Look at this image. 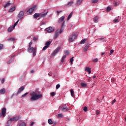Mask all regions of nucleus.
<instances>
[{
	"mask_svg": "<svg viewBox=\"0 0 126 126\" xmlns=\"http://www.w3.org/2000/svg\"><path fill=\"white\" fill-rule=\"evenodd\" d=\"M30 96H31L32 97L30 100L31 102H32V101H36V100H39L40 98H42V97H43V94H38V93L35 92H31L30 93Z\"/></svg>",
	"mask_w": 126,
	"mask_h": 126,
	"instance_id": "obj_1",
	"label": "nucleus"
},
{
	"mask_svg": "<svg viewBox=\"0 0 126 126\" xmlns=\"http://www.w3.org/2000/svg\"><path fill=\"white\" fill-rule=\"evenodd\" d=\"M28 51L29 53H32L33 52V57H35L36 56V52H37V50L36 48H34L33 47H29L28 49Z\"/></svg>",
	"mask_w": 126,
	"mask_h": 126,
	"instance_id": "obj_2",
	"label": "nucleus"
},
{
	"mask_svg": "<svg viewBox=\"0 0 126 126\" xmlns=\"http://www.w3.org/2000/svg\"><path fill=\"white\" fill-rule=\"evenodd\" d=\"M37 9L36 5L32 6L29 10H27V13L28 14H31L33 11H35Z\"/></svg>",
	"mask_w": 126,
	"mask_h": 126,
	"instance_id": "obj_3",
	"label": "nucleus"
},
{
	"mask_svg": "<svg viewBox=\"0 0 126 126\" xmlns=\"http://www.w3.org/2000/svg\"><path fill=\"white\" fill-rule=\"evenodd\" d=\"M49 12V11L48 10H44L42 11V12L40 13V17L41 18H45L47 15L48 14V13Z\"/></svg>",
	"mask_w": 126,
	"mask_h": 126,
	"instance_id": "obj_4",
	"label": "nucleus"
},
{
	"mask_svg": "<svg viewBox=\"0 0 126 126\" xmlns=\"http://www.w3.org/2000/svg\"><path fill=\"white\" fill-rule=\"evenodd\" d=\"M77 38V36L76 34H72L69 37V41H70V42H73Z\"/></svg>",
	"mask_w": 126,
	"mask_h": 126,
	"instance_id": "obj_5",
	"label": "nucleus"
},
{
	"mask_svg": "<svg viewBox=\"0 0 126 126\" xmlns=\"http://www.w3.org/2000/svg\"><path fill=\"white\" fill-rule=\"evenodd\" d=\"M51 43H52V41L46 42L45 44V46L42 49V51H46V50H47V49H48V48L50 47V45H51Z\"/></svg>",
	"mask_w": 126,
	"mask_h": 126,
	"instance_id": "obj_6",
	"label": "nucleus"
},
{
	"mask_svg": "<svg viewBox=\"0 0 126 126\" xmlns=\"http://www.w3.org/2000/svg\"><path fill=\"white\" fill-rule=\"evenodd\" d=\"M6 113V109L5 108H2L1 110V113H0V118L1 117H3V118H4V117H5Z\"/></svg>",
	"mask_w": 126,
	"mask_h": 126,
	"instance_id": "obj_7",
	"label": "nucleus"
},
{
	"mask_svg": "<svg viewBox=\"0 0 126 126\" xmlns=\"http://www.w3.org/2000/svg\"><path fill=\"white\" fill-rule=\"evenodd\" d=\"M61 49H62V47H58L53 53H52V57H54V56H56V55H57V54L60 52V50H61Z\"/></svg>",
	"mask_w": 126,
	"mask_h": 126,
	"instance_id": "obj_8",
	"label": "nucleus"
},
{
	"mask_svg": "<svg viewBox=\"0 0 126 126\" xmlns=\"http://www.w3.org/2000/svg\"><path fill=\"white\" fill-rule=\"evenodd\" d=\"M24 90V86L21 87L19 88V90L17 92V93L15 94V96H17V95H18L19 93H21V92H22V91H23Z\"/></svg>",
	"mask_w": 126,
	"mask_h": 126,
	"instance_id": "obj_9",
	"label": "nucleus"
},
{
	"mask_svg": "<svg viewBox=\"0 0 126 126\" xmlns=\"http://www.w3.org/2000/svg\"><path fill=\"white\" fill-rule=\"evenodd\" d=\"M45 30L48 32V33H52V32H54V29L53 27H50L45 29Z\"/></svg>",
	"mask_w": 126,
	"mask_h": 126,
	"instance_id": "obj_10",
	"label": "nucleus"
},
{
	"mask_svg": "<svg viewBox=\"0 0 126 126\" xmlns=\"http://www.w3.org/2000/svg\"><path fill=\"white\" fill-rule=\"evenodd\" d=\"M24 16V12H23V11H21L18 14V18L19 19H22Z\"/></svg>",
	"mask_w": 126,
	"mask_h": 126,
	"instance_id": "obj_11",
	"label": "nucleus"
},
{
	"mask_svg": "<svg viewBox=\"0 0 126 126\" xmlns=\"http://www.w3.org/2000/svg\"><path fill=\"white\" fill-rule=\"evenodd\" d=\"M10 6H12V3L7 2L6 4H4V8H6V7H9Z\"/></svg>",
	"mask_w": 126,
	"mask_h": 126,
	"instance_id": "obj_12",
	"label": "nucleus"
},
{
	"mask_svg": "<svg viewBox=\"0 0 126 126\" xmlns=\"http://www.w3.org/2000/svg\"><path fill=\"white\" fill-rule=\"evenodd\" d=\"M64 18H65V17L64 16H63L58 20V23L61 24L62 22H63L64 21Z\"/></svg>",
	"mask_w": 126,
	"mask_h": 126,
	"instance_id": "obj_13",
	"label": "nucleus"
},
{
	"mask_svg": "<svg viewBox=\"0 0 126 126\" xmlns=\"http://www.w3.org/2000/svg\"><path fill=\"white\" fill-rule=\"evenodd\" d=\"M90 47V46L88 44L86 46H85L83 50L84 53L87 52V50H88V49H89Z\"/></svg>",
	"mask_w": 126,
	"mask_h": 126,
	"instance_id": "obj_14",
	"label": "nucleus"
},
{
	"mask_svg": "<svg viewBox=\"0 0 126 126\" xmlns=\"http://www.w3.org/2000/svg\"><path fill=\"white\" fill-rule=\"evenodd\" d=\"M12 122H16L18 120H19V117H15L11 118Z\"/></svg>",
	"mask_w": 126,
	"mask_h": 126,
	"instance_id": "obj_15",
	"label": "nucleus"
},
{
	"mask_svg": "<svg viewBox=\"0 0 126 126\" xmlns=\"http://www.w3.org/2000/svg\"><path fill=\"white\" fill-rule=\"evenodd\" d=\"M39 16H41L40 14L39 13H36L33 15V18H38Z\"/></svg>",
	"mask_w": 126,
	"mask_h": 126,
	"instance_id": "obj_16",
	"label": "nucleus"
},
{
	"mask_svg": "<svg viewBox=\"0 0 126 126\" xmlns=\"http://www.w3.org/2000/svg\"><path fill=\"white\" fill-rule=\"evenodd\" d=\"M71 96L72 97H75V95L74 94V91H73V89H71L70 90Z\"/></svg>",
	"mask_w": 126,
	"mask_h": 126,
	"instance_id": "obj_17",
	"label": "nucleus"
},
{
	"mask_svg": "<svg viewBox=\"0 0 126 126\" xmlns=\"http://www.w3.org/2000/svg\"><path fill=\"white\" fill-rule=\"evenodd\" d=\"M98 19H99V17L98 16H95L93 20L95 23H98Z\"/></svg>",
	"mask_w": 126,
	"mask_h": 126,
	"instance_id": "obj_18",
	"label": "nucleus"
},
{
	"mask_svg": "<svg viewBox=\"0 0 126 126\" xmlns=\"http://www.w3.org/2000/svg\"><path fill=\"white\" fill-rule=\"evenodd\" d=\"M5 93V89L3 88L0 90V94H4Z\"/></svg>",
	"mask_w": 126,
	"mask_h": 126,
	"instance_id": "obj_19",
	"label": "nucleus"
},
{
	"mask_svg": "<svg viewBox=\"0 0 126 126\" xmlns=\"http://www.w3.org/2000/svg\"><path fill=\"white\" fill-rule=\"evenodd\" d=\"M86 71H87L89 73V74H90L91 73V68L87 67L86 68Z\"/></svg>",
	"mask_w": 126,
	"mask_h": 126,
	"instance_id": "obj_20",
	"label": "nucleus"
},
{
	"mask_svg": "<svg viewBox=\"0 0 126 126\" xmlns=\"http://www.w3.org/2000/svg\"><path fill=\"white\" fill-rule=\"evenodd\" d=\"M14 10H15V6H13L12 8H11L9 10V12H13Z\"/></svg>",
	"mask_w": 126,
	"mask_h": 126,
	"instance_id": "obj_21",
	"label": "nucleus"
},
{
	"mask_svg": "<svg viewBox=\"0 0 126 126\" xmlns=\"http://www.w3.org/2000/svg\"><path fill=\"white\" fill-rule=\"evenodd\" d=\"M13 29H14V27H10L8 29V32H11V31H12L13 30Z\"/></svg>",
	"mask_w": 126,
	"mask_h": 126,
	"instance_id": "obj_22",
	"label": "nucleus"
},
{
	"mask_svg": "<svg viewBox=\"0 0 126 126\" xmlns=\"http://www.w3.org/2000/svg\"><path fill=\"white\" fill-rule=\"evenodd\" d=\"M8 41H10V42H13L15 41V38L13 37H10L8 38Z\"/></svg>",
	"mask_w": 126,
	"mask_h": 126,
	"instance_id": "obj_23",
	"label": "nucleus"
},
{
	"mask_svg": "<svg viewBox=\"0 0 126 126\" xmlns=\"http://www.w3.org/2000/svg\"><path fill=\"white\" fill-rule=\"evenodd\" d=\"M65 58H66V55L63 56V57H62V60H61V63L64 62V59H65Z\"/></svg>",
	"mask_w": 126,
	"mask_h": 126,
	"instance_id": "obj_24",
	"label": "nucleus"
},
{
	"mask_svg": "<svg viewBox=\"0 0 126 126\" xmlns=\"http://www.w3.org/2000/svg\"><path fill=\"white\" fill-rule=\"evenodd\" d=\"M73 14V13L72 12L70 13V14L68 16L67 20H69V19L71 18Z\"/></svg>",
	"mask_w": 126,
	"mask_h": 126,
	"instance_id": "obj_25",
	"label": "nucleus"
},
{
	"mask_svg": "<svg viewBox=\"0 0 126 126\" xmlns=\"http://www.w3.org/2000/svg\"><path fill=\"white\" fill-rule=\"evenodd\" d=\"M65 21H63L62 23L61 28H64L65 27Z\"/></svg>",
	"mask_w": 126,
	"mask_h": 126,
	"instance_id": "obj_26",
	"label": "nucleus"
},
{
	"mask_svg": "<svg viewBox=\"0 0 126 126\" xmlns=\"http://www.w3.org/2000/svg\"><path fill=\"white\" fill-rule=\"evenodd\" d=\"M81 86H82V87L85 88V87H86V86H87V84H86L84 83H81Z\"/></svg>",
	"mask_w": 126,
	"mask_h": 126,
	"instance_id": "obj_27",
	"label": "nucleus"
},
{
	"mask_svg": "<svg viewBox=\"0 0 126 126\" xmlns=\"http://www.w3.org/2000/svg\"><path fill=\"white\" fill-rule=\"evenodd\" d=\"M64 30V28L61 27L59 32V34H62V33H63Z\"/></svg>",
	"mask_w": 126,
	"mask_h": 126,
	"instance_id": "obj_28",
	"label": "nucleus"
},
{
	"mask_svg": "<svg viewBox=\"0 0 126 126\" xmlns=\"http://www.w3.org/2000/svg\"><path fill=\"white\" fill-rule=\"evenodd\" d=\"M62 111H63V112H66V111H67V107H66L65 106H63Z\"/></svg>",
	"mask_w": 126,
	"mask_h": 126,
	"instance_id": "obj_29",
	"label": "nucleus"
},
{
	"mask_svg": "<svg viewBox=\"0 0 126 126\" xmlns=\"http://www.w3.org/2000/svg\"><path fill=\"white\" fill-rule=\"evenodd\" d=\"M113 23H117L118 22H120V20L118 19L113 20Z\"/></svg>",
	"mask_w": 126,
	"mask_h": 126,
	"instance_id": "obj_30",
	"label": "nucleus"
},
{
	"mask_svg": "<svg viewBox=\"0 0 126 126\" xmlns=\"http://www.w3.org/2000/svg\"><path fill=\"white\" fill-rule=\"evenodd\" d=\"M83 0H78L77 2V4H78V5H80V4L81 3V2H82Z\"/></svg>",
	"mask_w": 126,
	"mask_h": 126,
	"instance_id": "obj_31",
	"label": "nucleus"
},
{
	"mask_svg": "<svg viewBox=\"0 0 126 126\" xmlns=\"http://www.w3.org/2000/svg\"><path fill=\"white\" fill-rule=\"evenodd\" d=\"M48 124H49V125H53V121H52V119H49L48 121Z\"/></svg>",
	"mask_w": 126,
	"mask_h": 126,
	"instance_id": "obj_32",
	"label": "nucleus"
},
{
	"mask_svg": "<svg viewBox=\"0 0 126 126\" xmlns=\"http://www.w3.org/2000/svg\"><path fill=\"white\" fill-rule=\"evenodd\" d=\"M86 43V39H84V40H82L80 44H85Z\"/></svg>",
	"mask_w": 126,
	"mask_h": 126,
	"instance_id": "obj_33",
	"label": "nucleus"
},
{
	"mask_svg": "<svg viewBox=\"0 0 126 126\" xmlns=\"http://www.w3.org/2000/svg\"><path fill=\"white\" fill-rule=\"evenodd\" d=\"M73 4V2L72 1H70V2H69L68 3L67 5H68V6H71Z\"/></svg>",
	"mask_w": 126,
	"mask_h": 126,
	"instance_id": "obj_34",
	"label": "nucleus"
},
{
	"mask_svg": "<svg viewBox=\"0 0 126 126\" xmlns=\"http://www.w3.org/2000/svg\"><path fill=\"white\" fill-rule=\"evenodd\" d=\"M99 1V0H92V2L93 3H97Z\"/></svg>",
	"mask_w": 126,
	"mask_h": 126,
	"instance_id": "obj_35",
	"label": "nucleus"
},
{
	"mask_svg": "<svg viewBox=\"0 0 126 126\" xmlns=\"http://www.w3.org/2000/svg\"><path fill=\"white\" fill-rule=\"evenodd\" d=\"M19 126H26V123L22 122L20 124Z\"/></svg>",
	"mask_w": 126,
	"mask_h": 126,
	"instance_id": "obj_36",
	"label": "nucleus"
},
{
	"mask_svg": "<svg viewBox=\"0 0 126 126\" xmlns=\"http://www.w3.org/2000/svg\"><path fill=\"white\" fill-rule=\"evenodd\" d=\"M18 22H19V19L14 24V26H13L14 28H15L16 25L18 24Z\"/></svg>",
	"mask_w": 126,
	"mask_h": 126,
	"instance_id": "obj_37",
	"label": "nucleus"
},
{
	"mask_svg": "<svg viewBox=\"0 0 126 126\" xmlns=\"http://www.w3.org/2000/svg\"><path fill=\"white\" fill-rule=\"evenodd\" d=\"M29 93H26L25 94H23L21 98H23V97H25V96H26L27 95H28Z\"/></svg>",
	"mask_w": 126,
	"mask_h": 126,
	"instance_id": "obj_38",
	"label": "nucleus"
},
{
	"mask_svg": "<svg viewBox=\"0 0 126 126\" xmlns=\"http://www.w3.org/2000/svg\"><path fill=\"white\" fill-rule=\"evenodd\" d=\"M11 122L12 121L11 120V119L10 118V119L7 121V125H10V124H11Z\"/></svg>",
	"mask_w": 126,
	"mask_h": 126,
	"instance_id": "obj_39",
	"label": "nucleus"
},
{
	"mask_svg": "<svg viewBox=\"0 0 126 126\" xmlns=\"http://www.w3.org/2000/svg\"><path fill=\"white\" fill-rule=\"evenodd\" d=\"M114 52H115V50H111L110 51V53H109V56H111V55H112V54H113L114 53Z\"/></svg>",
	"mask_w": 126,
	"mask_h": 126,
	"instance_id": "obj_40",
	"label": "nucleus"
},
{
	"mask_svg": "<svg viewBox=\"0 0 126 126\" xmlns=\"http://www.w3.org/2000/svg\"><path fill=\"white\" fill-rule=\"evenodd\" d=\"M87 110H88L87 107L85 106L84 107L83 111H84V112H87Z\"/></svg>",
	"mask_w": 126,
	"mask_h": 126,
	"instance_id": "obj_41",
	"label": "nucleus"
},
{
	"mask_svg": "<svg viewBox=\"0 0 126 126\" xmlns=\"http://www.w3.org/2000/svg\"><path fill=\"white\" fill-rule=\"evenodd\" d=\"M74 58V57H72V58L70 59V63H71V64H72L73 63V58Z\"/></svg>",
	"mask_w": 126,
	"mask_h": 126,
	"instance_id": "obj_42",
	"label": "nucleus"
},
{
	"mask_svg": "<svg viewBox=\"0 0 126 126\" xmlns=\"http://www.w3.org/2000/svg\"><path fill=\"white\" fill-rule=\"evenodd\" d=\"M58 118H63V114H58Z\"/></svg>",
	"mask_w": 126,
	"mask_h": 126,
	"instance_id": "obj_43",
	"label": "nucleus"
},
{
	"mask_svg": "<svg viewBox=\"0 0 126 126\" xmlns=\"http://www.w3.org/2000/svg\"><path fill=\"white\" fill-rule=\"evenodd\" d=\"M13 62V59H11V60L8 61L7 63H11Z\"/></svg>",
	"mask_w": 126,
	"mask_h": 126,
	"instance_id": "obj_44",
	"label": "nucleus"
},
{
	"mask_svg": "<svg viewBox=\"0 0 126 126\" xmlns=\"http://www.w3.org/2000/svg\"><path fill=\"white\" fill-rule=\"evenodd\" d=\"M111 7H108L106 9V10L107 11V12H109V11H110L111 10Z\"/></svg>",
	"mask_w": 126,
	"mask_h": 126,
	"instance_id": "obj_45",
	"label": "nucleus"
},
{
	"mask_svg": "<svg viewBox=\"0 0 126 126\" xmlns=\"http://www.w3.org/2000/svg\"><path fill=\"white\" fill-rule=\"evenodd\" d=\"M98 40H100V41H105V38L104 37H101V38H99Z\"/></svg>",
	"mask_w": 126,
	"mask_h": 126,
	"instance_id": "obj_46",
	"label": "nucleus"
},
{
	"mask_svg": "<svg viewBox=\"0 0 126 126\" xmlns=\"http://www.w3.org/2000/svg\"><path fill=\"white\" fill-rule=\"evenodd\" d=\"M60 87H61V85H60V84H58L56 85V89H59Z\"/></svg>",
	"mask_w": 126,
	"mask_h": 126,
	"instance_id": "obj_47",
	"label": "nucleus"
},
{
	"mask_svg": "<svg viewBox=\"0 0 126 126\" xmlns=\"http://www.w3.org/2000/svg\"><path fill=\"white\" fill-rule=\"evenodd\" d=\"M55 95H56V93H55V92H52V93H51V95L52 96V97L54 96H55Z\"/></svg>",
	"mask_w": 126,
	"mask_h": 126,
	"instance_id": "obj_48",
	"label": "nucleus"
},
{
	"mask_svg": "<svg viewBox=\"0 0 126 126\" xmlns=\"http://www.w3.org/2000/svg\"><path fill=\"white\" fill-rule=\"evenodd\" d=\"M98 58H96L95 59H94L93 62H94V63H97L98 62Z\"/></svg>",
	"mask_w": 126,
	"mask_h": 126,
	"instance_id": "obj_49",
	"label": "nucleus"
},
{
	"mask_svg": "<svg viewBox=\"0 0 126 126\" xmlns=\"http://www.w3.org/2000/svg\"><path fill=\"white\" fill-rule=\"evenodd\" d=\"M99 114H100V111H99L98 110L96 111V115H97V116H98V115H99Z\"/></svg>",
	"mask_w": 126,
	"mask_h": 126,
	"instance_id": "obj_50",
	"label": "nucleus"
},
{
	"mask_svg": "<svg viewBox=\"0 0 126 126\" xmlns=\"http://www.w3.org/2000/svg\"><path fill=\"white\" fill-rule=\"evenodd\" d=\"M2 48H3V45L2 44H0V50H2Z\"/></svg>",
	"mask_w": 126,
	"mask_h": 126,
	"instance_id": "obj_51",
	"label": "nucleus"
},
{
	"mask_svg": "<svg viewBox=\"0 0 126 126\" xmlns=\"http://www.w3.org/2000/svg\"><path fill=\"white\" fill-rule=\"evenodd\" d=\"M33 43V42L32 41H31L29 43V47H31V45H32V44Z\"/></svg>",
	"mask_w": 126,
	"mask_h": 126,
	"instance_id": "obj_52",
	"label": "nucleus"
},
{
	"mask_svg": "<svg viewBox=\"0 0 126 126\" xmlns=\"http://www.w3.org/2000/svg\"><path fill=\"white\" fill-rule=\"evenodd\" d=\"M65 55H69V52L68 51H66L65 52Z\"/></svg>",
	"mask_w": 126,
	"mask_h": 126,
	"instance_id": "obj_53",
	"label": "nucleus"
},
{
	"mask_svg": "<svg viewBox=\"0 0 126 126\" xmlns=\"http://www.w3.org/2000/svg\"><path fill=\"white\" fill-rule=\"evenodd\" d=\"M59 35V34L56 33L55 38V39H57L58 38V36Z\"/></svg>",
	"mask_w": 126,
	"mask_h": 126,
	"instance_id": "obj_54",
	"label": "nucleus"
},
{
	"mask_svg": "<svg viewBox=\"0 0 126 126\" xmlns=\"http://www.w3.org/2000/svg\"><path fill=\"white\" fill-rule=\"evenodd\" d=\"M4 81H5L4 78H3V79H2V80H1V83H2V84L4 83Z\"/></svg>",
	"mask_w": 126,
	"mask_h": 126,
	"instance_id": "obj_55",
	"label": "nucleus"
},
{
	"mask_svg": "<svg viewBox=\"0 0 126 126\" xmlns=\"http://www.w3.org/2000/svg\"><path fill=\"white\" fill-rule=\"evenodd\" d=\"M115 102H116V99H114V100L112 101V105H113V104L115 103Z\"/></svg>",
	"mask_w": 126,
	"mask_h": 126,
	"instance_id": "obj_56",
	"label": "nucleus"
},
{
	"mask_svg": "<svg viewBox=\"0 0 126 126\" xmlns=\"http://www.w3.org/2000/svg\"><path fill=\"white\" fill-rule=\"evenodd\" d=\"M62 11H63L62 10L57 11V12L58 14H60V13H61V12H62Z\"/></svg>",
	"mask_w": 126,
	"mask_h": 126,
	"instance_id": "obj_57",
	"label": "nucleus"
},
{
	"mask_svg": "<svg viewBox=\"0 0 126 126\" xmlns=\"http://www.w3.org/2000/svg\"><path fill=\"white\" fill-rule=\"evenodd\" d=\"M34 124H35L34 122H32V123H31V124L30 125V126H34Z\"/></svg>",
	"mask_w": 126,
	"mask_h": 126,
	"instance_id": "obj_58",
	"label": "nucleus"
},
{
	"mask_svg": "<svg viewBox=\"0 0 126 126\" xmlns=\"http://www.w3.org/2000/svg\"><path fill=\"white\" fill-rule=\"evenodd\" d=\"M31 72L32 73H34V72H35V71H34V70H32L31 71Z\"/></svg>",
	"mask_w": 126,
	"mask_h": 126,
	"instance_id": "obj_59",
	"label": "nucleus"
},
{
	"mask_svg": "<svg viewBox=\"0 0 126 126\" xmlns=\"http://www.w3.org/2000/svg\"><path fill=\"white\" fill-rule=\"evenodd\" d=\"M33 40H34V41H36L37 40V38L36 37H33Z\"/></svg>",
	"mask_w": 126,
	"mask_h": 126,
	"instance_id": "obj_60",
	"label": "nucleus"
},
{
	"mask_svg": "<svg viewBox=\"0 0 126 126\" xmlns=\"http://www.w3.org/2000/svg\"><path fill=\"white\" fill-rule=\"evenodd\" d=\"M105 53L104 52V53H101V56H104V55H105Z\"/></svg>",
	"mask_w": 126,
	"mask_h": 126,
	"instance_id": "obj_61",
	"label": "nucleus"
},
{
	"mask_svg": "<svg viewBox=\"0 0 126 126\" xmlns=\"http://www.w3.org/2000/svg\"><path fill=\"white\" fill-rule=\"evenodd\" d=\"M93 79H94V78H96V75H94V76L93 77Z\"/></svg>",
	"mask_w": 126,
	"mask_h": 126,
	"instance_id": "obj_62",
	"label": "nucleus"
},
{
	"mask_svg": "<svg viewBox=\"0 0 126 126\" xmlns=\"http://www.w3.org/2000/svg\"><path fill=\"white\" fill-rule=\"evenodd\" d=\"M45 125H46V124L45 123H43L42 124V126H45Z\"/></svg>",
	"mask_w": 126,
	"mask_h": 126,
	"instance_id": "obj_63",
	"label": "nucleus"
},
{
	"mask_svg": "<svg viewBox=\"0 0 126 126\" xmlns=\"http://www.w3.org/2000/svg\"><path fill=\"white\" fill-rule=\"evenodd\" d=\"M114 5H118V2H115Z\"/></svg>",
	"mask_w": 126,
	"mask_h": 126,
	"instance_id": "obj_64",
	"label": "nucleus"
}]
</instances>
